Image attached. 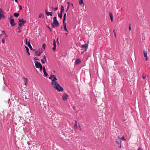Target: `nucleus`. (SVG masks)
Segmentation results:
<instances>
[{
	"instance_id": "obj_50",
	"label": "nucleus",
	"mask_w": 150,
	"mask_h": 150,
	"mask_svg": "<svg viewBox=\"0 0 150 150\" xmlns=\"http://www.w3.org/2000/svg\"><path fill=\"white\" fill-rule=\"evenodd\" d=\"M15 1L16 2H17V0H15Z\"/></svg>"
},
{
	"instance_id": "obj_48",
	"label": "nucleus",
	"mask_w": 150,
	"mask_h": 150,
	"mask_svg": "<svg viewBox=\"0 0 150 150\" xmlns=\"http://www.w3.org/2000/svg\"><path fill=\"white\" fill-rule=\"evenodd\" d=\"M131 26H130L129 27V31H130L131 30Z\"/></svg>"
},
{
	"instance_id": "obj_24",
	"label": "nucleus",
	"mask_w": 150,
	"mask_h": 150,
	"mask_svg": "<svg viewBox=\"0 0 150 150\" xmlns=\"http://www.w3.org/2000/svg\"><path fill=\"white\" fill-rule=\"evenodd\" d=\"M39 18H44V14L43 13H40L39 15Z\"/></svg>"
},
{
	"instance_id": "obj_52",
	"label": "nucleus",
	"mask_w": 150,
	"mask_h": 150,
	"mask_svg": "<svg viewBox=\"0 0 150 150\" xmlns=\"http://www.w3.org/2000/svg\"><path fill=\"white\" fill-rule=\"evenodd\" d=\"M121 10H122V8H121Z\"/></svg>"
},
{
	"instance_id": "obj_13",
	"label": "nucleus",
	"mask_w": 150,
	"mask_h": 150,
	"mask_svg": "<svg viewBox=\"0 0 150 150\" xmlns=\"http://www.w3.org/2000/svg\"><path fill=\"white\" fill-rule=\"evenodd\" d=\"M19 22L20 23H21L22 24L25 23H26V21L25 20H24L23 18L22 19H18Z\"/></svg>"
},
{
	"instance_id": "obj_6",
	"label": "nucleus",
	"mask_w": 150,
	"mask_h": 150,
	"mask_svg": "<svg viewBox=\"0 0 150 150\" xmlns=\"http://www.w3.org/2000/svg\"><path fill=\"white\" fill-rule=\"evenodd\" d=\"M23 81H24V83H25V84L24 86H25L24 87V88H26L27 85L28 83V79L27 78H23Z\"/></svg>"
},
{
	"instance_id": "obj_26",
	"label": "nucleus",
	"mask_w": 150,
	"mask_h": 150,
	"mask_svg": "<svg viewBox=\"0 0 150 150\" xmlns=\"http://www.w3.org/2000/svg\"><path fill=\"white\" fill-rule=\"evenodd\" d=\"M13 16L15 17H18L19 16V14L17 13H14Z\"/></svg>"
},
{
	"instance_id": "obj_47",
	"label": "nucleus",
	"mask_w": 150,
	"mask_h": 150,
	"mask_svg": "<svg viewBox=\"0 0 150 150\" xmlns=\"http://www.w3.org/2000/svg\"><path fill=\"white\" fill-rule=\"evenodd\" d=\"M48 13V12L47 11V10H45V13H46V14H47V13Z\"/></svg>"
},
{
	"instance_id": "obj_29",
	"label": "nucleus",
	"mask_w": 150,
	"mask_h": 150,
	"mask_svg": "<svg viewBox=\"0 0 150 150\" xmlns=\"http://www.w3.org/2000/svg\"><path fill=\"white\" fill-rule=\"evenodd\" d=\"M52 8L53 10L55 11L57 10L58 7H57L55 8H53V7H52Z\"/></svg>"
},
{
	"instance_id": "obj_53",
	"label": "nucleus",
	"mask_w": 150,
	"mask_h": 150,
	"mask_svg": "<svg viewBox=\"0 0 150 150\" xmlns=\"http://www.w3.org/2000/svg\"><path fill=\"white\" fill-rule=\"evenodd\" d=\"M120 148H121V145L120 144Z\"/></svg>"
},
{
	"instance_id": "obj_36",
	"label": "nucleus",
	"mask_w": 150,
	"mask_h": 150,
	"mask_svg": "<svg viewBox=\"0 0 150 150\" xmlns=\"http://www.w3.org/2000/svg\"><path fill=\"white\" fill-rule=\"evenodd\" d=\"M121 139H122L124 140H126V139H125V137H124V136L122 137V138H121Z\"/></svg>"
},
{
	"instance_id": "obj_21",
	"label": "nucleus",
	"mask_w": 150,
	"mask_h": 150,
	"mask_svg": "<svg viewBox=\"0 0 150 150\" xmlns=\"http://www.w3.org/2000/svg\"><path fill=\"white\" fill-rule=\"evenodd\" d=\"M25 48L26 49V51L28 54L29 55H30V54L29 53V49L26 46H25Z\"/></svg>"
},
{
	"instance_id": "obj_20",
	"label": "nucleus",
	"mask_w": 150,
	"mask_h": 150,
	"mask_svg": "<svg viewBox=\"0 0 150 150\" xmlns=\"http://www.w3.org/2000/svg\"><path fill=\"white\" fill-rule=\"evenodd\" d=\"M66 13H64V17H63V23H64V22H65V20L66 18Z\"/></svg>"
},
{
	"instance_id": "obj_51",
	"label": "nucleus",
	"mask_w": 150,
	"mask_h": 150,
	"mask_svg": "<svg viewBox=\"0 0 150 150\" xmlns=\"http://www.w3.org/2000/svg\"><path fill=\"white\" fill-rule=\"evenodd\" d=\"M71 6H73V4H71Z\"/></svg>"
},
{
	"instance_id": "obj_41",
	"label": "nucleus",
	"mask_w": 150,
	"mask_h": 150,
	"mask_svg": "<svg viewBox=\"0 0 150 150\" xmlns=\"http://www.w3.org/2000/svg\"><path fill=\"white\" fill-rule=\"evenodd\" d=\"M47 27L50 30V31H52V30L51 29V28L49 26H47Z\"/></svg>"
},
{
	"instance_id": "obj_40",
	"label": "nucleus",
	"mask_w": 150,
	"mask_h": 150,
	"mask_svg": "<svg viewBox=\"0 0 150 150\" xmlns=\"http://www.w3.org/2000/svg\"><path fill=\"white\" fill-rule=\"evenodd\" d=\"M25 40H26V44L27 45L28 44V42H27V38L25 39Z\"/></svg>"
},
{
	"instance_id": "obj_19",
	"label": "nucleus",
	"mask_w": 150,
	"mask_h": 150,
	"mask_svg": "<svg viewBox=\"0 0 150 150\" xmlns=\"http://www.w3.org/2000/svg\"><path fill=\"white\" fill-rule=\"evenodd\" d=\"M64 24V29L66 31L68 32V30L66 28V23L64 22V23H63Z\"/></svg>"
},
{
	"instance_id": "obj_5",
	"label": "nucleus",
	"mask_w": 150,
	"mask_h": 150,
	"mask_svg": "<svg viewBox=\"0 0 150 150\" xmlns=\"http://www.w3.org/2000/svg\"><path fill=\"white\" fill-rule=\"evenodd\" d=\"M68 96L66 93H65L62 96V99L64 101L67 100L68 99Z\"/></svg>"
},
{
	"instance_id": "obj_4",
	"label": "nucleus",
	"mask_w": 150,
	"mask_h": 150,
	"mask_svg": "<svg viewBox=\"0 0 150 150\" xmlns=\"http://www.w3.org/2000/svg\"><path fill=\"white\" fill-rule=\"evenodd\" d=\"M9 19L11 20L10 24L12 26H15L16 24L14 22V19H11V17H10L9 18Z\"/></svg>"
},
{
	"instance_id": "obj_35",
	"label": "nucleus",
	"mask_w": 150,
	"mask_h": 150,
	"mask_svg": "<svg viewBox=\"0 0 150 150\" xmlns=\"http://www.w3.org/2000/svg\"><path fill=\"white\" fill-rule=\"evenodd\" d=\"M39 68H40V70H42V69H43V67H42V65L39 67Z\"/></svg>"
},
{
	"instance_id": "obj_34",
	"label": "nucleus",
	"mask_w": 150,
	"mask_h": 150,
	"mask_svg": "<svg viewBox=\"0 0 150 150\" xmlns=\"http://www.w3.org/2000/svg\"><path fill=\"white\" fill-rule=\"evenodd\" d=\"M17 29L18 30H19L18 31V33H20L21 32V31L20 30V28L19 27H18V28H17Z\"/></svg>"
},
{
	"instance_id": "obj_42",
	"label": "nucleus",
	"mask_w": 150,
	"mask_h": 150,
	"mask_svg": "<svg viewBox=\"0 0 150 150\" xmlns=\"http://www.w3.org/2000/svg\"><path fill=\"white\" fill-rule=\"evenodd\" d=\"M73 109L74 110H76V107H75L74 106L73 107Z\"/></svg>"
},
{
	"instance_id": "obj_25",
	"label": "nucleus",
	"mask_w": 150,
	"mask_h": 150,
	"mask_svg": "<svg viewBox=\"0 0 150 150\" xmlns=\"http://www.w3.org/2000/svg\"><path fill=\"white\" fill-rule=\"evenodd\" d=\"M74 128L75 129H78V126L77 125V121L76 120H75V124L74 125Z\"/></svg>"
},
{
	"instance_id": "obj_1",
	"label": "nucleus",
	"mask_w": 150,
	"mask_h": 150,
	"mask_svg": "<svg viewBox=\"0 0 150 150\" xmlns=\"http://www.w3.org/2000/svg\"><path fill=\"white\" fill-rule=\"evenodd\" d=\"M49 79L51 80V85L55 89L57 90L59 92L63 91V88L57 82V79L54 75H51Z\"/></svg>"
},
{
	"instance_id": "obj_2",
	"label": "nucleus",
	"mask_w": 150,
	"mask_h": 150,
	"mask_svg": "<svg viewBox=\"0 0 150 150\" xmlns=\"http://www.w3.org/2000/svg\"><path fill=\"white\" fill-rule=\"evenodd\" d=\"M52 28H55L58 26L59 25V23L57 19V18L56 17L53 18V24H51Z\"/></svg>"
},
{
	"instance_id": "obj_54",
	"label": "nucleus",
	"mask_w": 150,
	"mask_h": 150,
	"mask_svg": "<svg viewBox=\"0 0 150 150\" xmlns=\"http://www.w3.org/2000/svg\"><path fill=\"white\" fill-rule=\"evenodd\" d=\"M67 34H68V33H66L65 34H66V35H67Z\"/></svg>"
},
{
	"instance_id": "obj_39",
	"label": "nucleus",
	"mask_w": 150,
	"mask_h": 150,
	"mask_svg": "<svg viewBox=\"0 0 150 150\" xmlns=\"http://www.w3.org/2000/svg\"><path fill=\"white\" fill-rule=\"evenodd\" d=\"M19 7H20V8H19V9L21 10L22 9V7L21 6H19Z\"/></svg>"
},
{
	"instance_id": "obj_8",
	"label": "nucleus",
	"mask_w": 150,
	"mask_h": 150,
	"mask_svg": "<svg viewBox=\"0 0 150 150\" xmlns=\"http://www.w3.org/2000/svg\"><path fill=\"white\" fill-rule=\"evenodd\" d=\"M35 65L36 68H38L42 66L41 64L38 62L36 61L35 62Z\"/></svg>"
},
{
	"instance_id": "obj_23",
	"label": "nucleus",
	"mask_w": 150,
	"mask_h": 150,
	"mask_svg": "<svg viewBox=\"0 0 150 150\" xmlns=\"http://www.w3.org/2000/svg\"><path fill=\"white\" fill-rule=\"evenodd\" d=\"M58 16L61 19L62 18V13H59L58 14Z\"/></svg>"
},
{
	"instance_id": "obj_11",
	"label": "nucleus",
	"mask_w": 150,
	"mask_h": 150,
	"mask_svg": "<svg viewBox=\"0 0 150 150\" xmlns=\"http://www.w3.org/2000/svg\"><path fill=\"white\" fill-rule=\"evenodd\" d=\"M43 70L44 73V76L45 77L47 76L48 74L46 72L45 68L44 67H43Z\"/></svg>"
},
{
	"instance_id": "obj_27",
	"label": "nucleus",
	"mask_w": 150,
	"mask_h": 150,
	"mask_svg": "<svg viewBox=\"0 0 150 150\" xmlns=\"http://www.w3.org/2000/svg\"><path fill=\"white\" fill-rule=\"evenodd\" d=\"M52 12H48V13H47V16H52Z\"/></svg>"
},
{
	"instance_id": "obj_46",
	"label": "nucleus",
	"mask_w": 150,
	"mask_h": 150,
	"mask_svg": "<svg viewBox=\"0 0 150 150\" xmlns=\"http://www.w3.org/2000/svg\"><path fill=\"white\" fill-rule=\"evenodd\" d=\"M114 32V34H115V37H116V33L114 31H113Z\"/></svg>"
},
{
	"instance_id": "obj_30",
	"label": "nucleus",
	"mask_w": 150,
	"mask_h": 150,
	"mask_svg": "<svg viewBox=\"0 0 150 150\" xmlns=\"http://www.w3.org/2000/svg\"><path fill=\"white\" fill-rule=\"evenodd\" d=\"M143 53H144V57H147V53L145 51H144V52H143Z\"/></svg>"
},
{
	"instance_id": "obj_31",
	"label": "nucleus",
	"mask_w": 150,
	"mask_h": 150,
	"mask_svg": "<svg viewBox=\"0 0 150 150\" xmlns=\"http://www.w3.org/2000/svg\"><path fill=\"white\" fill-rule=\"evenodd\" d=\"M5 38H5V37H4V38H3L2 39V40L1 42H2L3 44H4L5 43Z\"/></svg>"
},
{
	"instance_id": "obj_38",
	"label": "nucleus",
	"mask_w": 150,
	"mask_h": 150,
	"mask_svg": "<svg viewBox=\"0 0 150 150\" xmlns=\"http://www.w3.org/2000/svg\"><path fill=\"white\" fill-rule=\"evenodd\" d=\"M18 24H19V26H20L21 27L22 26V25L23 24L21 23H18Z\"/></svg>"
},
{
	"instance_id": "obj_18",
	"label": "nucleus",
	"mask_w": 150,
	"mask_h": 150,
	"mask_svg": "<svg viewBox=\"0 0 150 150\" xmlns=\"http://www.w3.org/2000/svg\"><path fill=\"white\" fill-rule=\"evenodd\" d=\"M64 11V8L63 5H62L61 7V11L60 13H63Z\"/></svg>"
},
{
	"instance_id": "obj_32",
	"label": "nucleus",
	"mask_w": 150,
	"mask_h": 150,
	"mask_svg": "<svg viewBox=\"0 0 150 150\" xmlns=\"http://www.w3.org/2000/svg\"><path fill=\"white\" fill-rule=\"evenodd\" d=\"M45 47H46L45 44V43L43 44L42 45V47L44 50L45 49Z\"/></svg>"
},
{
	"instance_id": "obj_22",
	"label": "nucleus",
	"mask_w": 150,
	"mask_h": 150,
	"mask_svg": "<svg viewBox=\"0 0 150 150\" xmlns=\"http://www.w3.org/2000/svg\"><path fill=\"white\" fill-rule=\"evenodd\" d=\"M110 16L111 21L112 22V15L111 12H110Z\"/></svg>"
},
{
	"instance_id": "obj_33",
	"label": "nucleus",
	"mask_w": 150,
	"mask_h": 150,
	"mask_svg": "<svg viewBox=\"0 0 150 150\" xmlns=\"http://www.w3.org/2000/svg\"><path fill=\"white\" fill-rule=\"evenodd\" d=\"M142 77L143 79H145L146 78V75H144V73L143 74Z\"/></svg>"
},
{
	"instance_id": "obj_44",
	"label": "nucleus",
	"mask_w": 150,
	"mask_h": 150,
	"mask_svg": "<svg viewBox=\"0 0 150 150\" xmlns=\"http://www.w3.org/2000/svg\"><path fill=\"white\" fill-rule=\"evenodd\" d=\"M58 40H59V38H57V42H58V43H59V42H58Z\"/></svg>"
},
{
	"instance_id": "obj_7",
	"label": "nucleus",
	"mask_w": 150,
	"mask_h": 150,
	"mask_svg": "<svg viewBox=\"0 0 150 150\" xmlns=\"http://www.w3.org/2000/svg\"><path fill=\"white\" fill-rule=\"evenodd\" d=\"M4 16V12L2 9L0 8V19Z\"/></svg>"
},
{
	"instance_id": "obj_9",
	"label": "nucleus",
	"mask_w": 150,
	"mask_h": 150,
	"mask_svg": "<svg viewBox=\"0 0 150 150\" xmlns=\"http://www.w3.org/2000/svg\"><path fill=\"white\" fill-rule=\"evenodd\" d=\"M35 53L37 56H40L41 54L40 50V49H39L37 50H35Z\"/></svg>"
},
{
	"instance_id": "obj_49",
	"label": "nucleus",
	"mask_w": 150,
	"mask_h": 150,
	"mask_svg": "<svg viewBox=\"0 0 150 150\" xmlns=\"http://www.w3.org/2000/svg\"><path fill=\"white\" fill-rule=\"evenodd\" d=\"M116 143H117V144H118V142H117V141H116Z\"/></svg>"
},
{
	"instance_id": "obj_28",
	"label": "nucleus",
	"mask_w": 150,
	"mask_h": 150,
	"mask_svg": "<svg viewBox=\"0 0 150 150\" xmlns=\"http://www.w3.org/2000/svg\"><path fill=\"white\" fill-rule=\"evenodd\" d=\"M67 4H68V6L67 7V10L66 11L67 12V11L68 10V9L69 8L70 3H69V2H67Z\"/></svg>"
},
{
	"instance_id": "obj_55",
	"label": "nucleus",
	"mask_w": 150,
	"mask_h": 150,
	"mask_svg": "<svg viewBox=\"0 0 150 150\" xmlns=\"http://www.w3.org/2000/svg\"><path fill=\"white\" fill-rule=\"evenodd\" d=\"M12 1H13V0H12Z\"/></svg>"
},
{
	"instance_id": "obj_37",
	"label": "nucleus",
	"mask_w": 150,
	"mask_h": 150,
	"mask_svg": "<svg viewBox=\"0 0 150 150\" xmlns=\"http://www.w3.org/2000/svg\"><path fill=\"white\" fill-rule=\"evenodd\" d=\"M34 59L35 60H39V59H38L37 57H35L34 58Z\"/></svg>"
},
{
	"instance_id": "obj_17",
	"label": "nucleus",
	"mask_w": 150,
	"mask_h": 150,
	"mask_svg": "<svg viewBox=\"0 0 150 150\" xmlns=\"http://www.w3.org/2000/svg\"><path fill=\"white\" fill-rule=\"evenodd\" d=\"M83 0H79V2L80 5H81L83 4V6H84V4L83 2Z\"/></svg>"
},
{
	"instance_id": "obj_15",
	"label": "nucleus",
	"mask_w": 150,
	"mask_h": 150,
	"mask_svg": "<svg viewBox=\"0 0 150 150\" xmlns=\"http://www.w3.org/2000/svg\"><path fill=\"white\" fill-rule=\"evenodd\" d=\"M2 33L0 35L1 37V36L2 35H4L5 38H6L8 37V36L6 34V33L4 31H3L2 32Z\"/></svg>"
},
{
	"instance_id": "obj_14",
	"label": "nucleus",
	"mask_w": 150,
	"mask_h": 150,
	"mask_svg": "<svg viewBox=\"0 0 150 150\" xmlns=\"http://www.w3.org/2000/svg\"><path fill=\"white\" fill-rule=\"evenodd\" d=\"M30 40H29V41L28 42V44H27V45H28V46L29 47V48L31 50H32L33 49L32 47L30 45Z\"/></svg>"
},
{
	"instance_id": "obj_3",
	"label": "nucleus",
	"mask_w": 150,
	"mask_h": 150,
	"mask_svg": "<svg viewBox=\"0 0 150 150\" xmlns=\"http://www.w3.org/2000/svg\"><path fill=\"white\" fill-rule=\"evenodd\" d=\"M88 45L87 44H85L84 45H82L81 47L83 48H85L84 50H83V52H82V54H83L84 52L86 51L87 49L88 48Z\"/></svg>"
},
{
	"instance_id": "obj_10",
	"label": "nucleus",
	"mask_w": 150,
	"mask_h": 150,
	"mask_svg": "<svg viewBox=\"0 0 150 150\" xmlns=\"http://www.w3.org/2000/svg\"><path fill=\"white\" fill-rule=\"evenodd\" d=\"M41 63L43 64H44L47 61V59L45 55L43 56V58L41 59Z\"/></svg>"
},
{
	"instance_id": "obj_43",
	"label": "nucleus",
	"mask_w": 150,
	"mask_h": 150,
	"mask_svg": "<svg viewBox=\"0 0 150 150\" xmlns=\"http://www.w3.org/2000/svg\"><path fill=\"white\" fill-rule=\"evenodd\" d=\"M137 150H142V149L140 147H139L138 148Z\"/></svg>"
},
{
	"instance_id": "obj_16",
	"label": "nucleus",
	"mask_w": 150,
	"mask_h": 150,
	"mask_svg": "<svg viewBox=\"0 0 150 150\" xmlns=\"http://www.w3.org/2000/svg\"><path fill=\"white\" fill-rule=\"evenodd\" d=\"M81 62V61L79 59H77L75 61V64H78Z\"/></svg>"
},
{
	"instance_id": "obj_45",
	"label": "nucleus",
	"mask_w": 150,
	"mask_h": 150,
	"mask_svg": "<svg viewBox=\"0 0 150 150\" xmlns=\"http://www.w3.org/2000/svg\"><path fill=\"white\" fill-rule=\"evenodd\" d=\"M146 57V61H147L148 60V57Z\"/></svg>"
},
{
	"instance_id": "obj_12",
	"label": "nucleus",
	"mask_w": 150,
	"mask_h": 150,
	"mask_svg": "<svg viewBox=\"0 0 150 150\" xmlns=\"http://www.w3.org/2000/svg\"><path fill=\"white\" fill-rule=\"evenodd\" d=\"M53 47L52 48V49L53 51H54L56 50V44L55 40L54 39H53Z\"/></svg>"
}]
</instances>
